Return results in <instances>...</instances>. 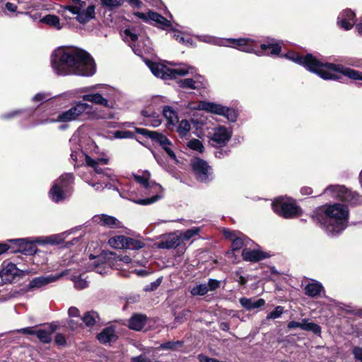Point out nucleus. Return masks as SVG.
Segmentation results:
<instances>
[{"mask_svg": "<svg viewBox=\"0 0 362 362\" xmlns=\"http://www.w3.org/2000/svg\"><path fill=\"white\" fill-rule=\"evenodd\" d=\"M283 313H284V308L282 306L279 305V306L276 307V308L274 311L270 312L267 315V319L274 320V319L279 318L281 316Z\"/></svg>", "mask_w": 362, "mask_h": 362, "instance_id": "3c124183", "label": "nucleus"}, {"mask_svg": "<svg viewBox=\"0 0 362 362\" xmlns=\"http://www.w3.org/2000/svg\"><path fill=\"white\" fill-rule=\"evenodd\" d=\"M17 332L19 333L24 334H35V331L33 329V327H30L18 329Z\"/></svg>", "mask_w": 362, "mask_h": 362, "instance_id": "69168bd1", "label": "nucleus"}, {"mask_svg": "<svg viewBox=\"0 0 362 362\" xmlns=\"http://www.w3.org/2000/svg\"><path fill=\"white\" fill-rule=\"evenodd\" d=\"M223 233L226 238H229L232 240L238 233L225 229Z\"/></svg>", "mask_w": 362, "mask_h": 362, "instance_id": "774afa93", "label": "nucleus"}, {"mask_svg": "<svg viewBox=\"0 0 362 362\" xmlns=\"http://www.w3.org/2000/svg\"><path fill=\"white\" fill-rule=\"evenodd\" d=\"M231 128L225 126L219 125L214 127L211 132H210V140L212 145L217 147H222L226 146L232 137Z\"/></svg>", "mask_w": 362, "mask_h": 362, "instance_id": "2eb2a0df", "label": "nucleus"}, {"mask_svg": "<svg viewBox=\"0 0 362 362\" xmlns=\"http://www.w3.org/2000/svg\"><path fill=\"white\" fill-rule=\"evenodd\" d=\"M18 274V269L16 267V264L11 262H4L2 264L0 276L4 283L12 282Z\"/></svg>", "mask_w": 362, "mask_h": 362, "instance_id": "b1692460", "label": "nucleus"}, {"mask_svg": "<svg viewBox=\"0 0 362 362\" xmlns=\"http://www.w3.org/2000/svg\"><path fill=\"white\" fill-rule=\"evenodd\" d=\"M71 146V158L75 163V165H80V163L84 159L86 160V156L81 148V146L78 144V138L77 136L74 135L69 140Z\"/></svg>", "mask_w": 362, "mask_h": 362, "instance_id": "4be33fe9", "label": "nucleus"}, {"mask_svg": "<svg viewBox=\"0 0 362 362\" xmlns=\"http://www.w3.org/2000/svg\"><path fill=\"white\" fill-rule=\"evenodd\" d=\"M160 283H161V279H158L155 281L151 283L149 285H147L144 289H145V291H153L158 288V286L160 284Z\"/></svg>", "mask_w": 362, "mask_h": 362, "instance_id": "680f3d73", "label": "nucleus"}, {"mask_svg": "<svg viewBox=\"0 0 362 362\" xmlns=\"http://www.w3.org/2000/svg\"><path fill=\"white\" fill-rule=\"evenodd\" d=\"M274 211L285 218H293L301 214L296 201L290 197H279L272 203Z\"/></svg>", "mask_w": 362, "mask_h": 362, "instance_id": "6e6552de", "label": "nucleus"}, {"mask_svg": "<svg viewBox=\"0 0 362 362\" xmlns=\"http://www.w3.org/2000/svg\"><path fill=\"white\" fill-rule=\"evenodd\" d=\"M7 241L8 243H14L16 244H18L20 246H22L25 244L30 243L33 242L29 238L9 239Z\"/></svg>", "mask_w": 362, "mask_h": 362, "instance_id": "bf43d9fd", "label": "nucleus"}, {"mask_svg": "<svg viewBox=\"0 0 362 362\" xmlns=\"http://www.w3.org/2000/svg\"><path fill=\"white\" fill-rule=\"evenodd\" d=\"M90 262L88 263V270H93L98 274L105 275L107 274L110 269L107 263L104 261L103 256L94 257L90 255Z\"/></svg>", "mask_w": 362, "mask_h": 362, "instance_id": "a211bd4d", "label": "nucleus"}, {"mask_svg": "<svg viewBox=\"0 0 362 362\" xmlns=\"http://www.w3.org/2000/svg\"><path fill=\"white\" fill-rule=\"evenodd\" d=\"M136 132L138 134L150 138L153 141L158 143L171 159L175 160L176 163L178 162L176 155L173 149V144L166 136L156 131H151L144 128H136Z\"/></svg>", "mask_w": 362, "mask_h": 362, "instance_id": "9b49d317", "label": "nucleus"}, {"mask_svg": "<svg viewBox=\"0 0 362 362\" xmlns=\"http://www.w3.org/2000/svg\"><path fill=\"white\" fill-rule=\"evenodd\" d=\"M55 343L57 345L63 346L66 344V339L63 334H57L55 337L54 339Z\"/></svg>", "mask_w": 362, "mask_h": 362, "instance_id": "0e129e2a", "label": "nucleus"}, {"mask_svg": "<svg viewBox=\"0 0 362 362\" xmlns=\"http://www.w3.org/2000/svg\"><path fill=\"white\" fill-rule=\"evenodd\" d=\"M97 338L100 342L107 344L115 341L117 339V336L112 327H107L98 334Z\"/></svg>", "mask_w": 362, "mask_h": 362, "instance_id": "c756f323", "label": "nucleus"}, {"mask_svg": "<svg viewBox=\"0 0 362 362\" xmlns=\"http://www.w3.org/2000/svg\"><path fill=\"white\" fill-rule=\"evenodd\" d=\"M352 354L356 362H362V346H354L352 349Z\"/></svg>", "mask_w": 362, "mask_h": 362, "instance_id": "5fc2aeb1", "label": "nucleus"}, {"mask_svg": "<svg viewBox=\"0 0 362 362\" xmlns=\"http://www.w3.org/2000/svg\"><path fill=\"white\" fill-rule=\"evenodd\" d=\"M92 106L83 102H76L74 106L66 111L58 115L57 118L46 119L40 124H47L53 122L66 123L77 120L83 113H89Z\"/></svg>", "mask_w": 362, "mask_h": 362, "instance_id": "39448f33", "label": "nucleus"}, {"mask_svg": "<svg viewBox=\"0 0 362 362\" xmlns=\"http://www.w3.org/2000/svg\"><path fill=\"white\" fill-rule=\"evenodd\" d=\"M244 260L248 262H257L267 258V254L259 250L244 249L242 252Z\"/></svg>", "mask_w": 362, "mask_h": 362, "instance_id": "a878e982", "label": "nucleus"}, {"mask_svg": "<svg viewBox=\"0 0 362 362\" xmlns=\"http://www.w3.org/2000/svg\"><path fill=\"white\" fill-rule=\"evenodd\" d=\"M124 40L127 42H136L138 36L131 29H125L123 32Z\"/></svg>", "mask_w": 362, "mask_h": 362, "instance_id": "de8ad7c7", "label": "nucleus"}, {"mask_svg": "<svg viewBox=\"0 0 362 362\" xmlns=\"http://www.w3.org/2000/svg\"><path fill=\"white\" fill-rule=\"evenodd\" d=\"M356 15L351 9L344 10L337 18V24L346 30H350L355 24Z\"/></svg>", "mask_w": 362, "mask_h": 362, "instance_id": "aec40b11", "label": "nucleus"}, {"mask_svg": "<svg viewBox=\"0 0 362 362\" xmlns=\"http://www.w3.org/2000/svg\"><path fill=\"white\" fill-rule=\"evenodd\" d=\"M142 115L146 117L145 120L146 125H149L153 127H157L161 124V119L159 115L156 113L148 115L146 111H143Z\"/></svg>", "mask_w": 362, "mask_h": 362, "instance_id": "c9c22d12", "label": "nucleus"}, {"mask_svg": "<svg viewBox=\"0 0 362 362\" xmlns=\"http://www.w3.org/2000/svg\"><path fill=\"white\" fill-rule=\"evenodd\" d=\"M196 179L202 182H209L214 178L211 167L204 160L194 159L191 163Z\"/></svg>", "mask_w": 362, "mask_h": 362, "instance_id": "4468645a", "label": "nucleus"}, {"mask_svg": "<svg viewBox=\"0 0 362 362\" xmlns=\"http://www.w3.org/2000/svg\"><path fill=\"white\" fill-rule=\"evenodd\" d=\"M146 64L155 76L165 80L175 78L177 76H185L193 69L192 67L187 65L175 69H170L162 64L153 62L150 60H146Z\"/></svg>", "mask_w": 362, "mask_h": 362, "instance_id": "0eeeda50", "label": "nucleus"}, {"mask_svg": "<svg viewBox=\"0 0 362 362\" xmlns=\"http://www.w3.org/2000/svg\"><path fill=\"white\" fill-rule=\"evenodd\" d=\"M187 147L192 151L202 153L204 151V146L201 141L197 139L189 140L186 144Z\"/></svg>", "mask_w": 362, "mask_h": 362, "instance_id": "37998d69", "label": "nucleus"}, {"mask_svg": "<svg viewBox=\"0 0 362 362\" xmlns=\"http://www.w3.org/2000/svg\"><path fill=\"white\" fill-rule=\"evenodd\" d=\"M40 22L52 26L58 30L63 28L59 17L54 15H47L40 19Z\"/></svg>", "mask_w": 362, "mask_h": 362, "instance_id": "2f4dec72", "label": "nucleus"}, {"mask_svg": "<svg viewBox=\"0 0 362 362\" xmlns=\"http://www.w3.org/2000/svg\"><path fill=\"white\" fill-rule=\"evenodd\" d=\"M54 329H49L48 330L45 329H38L35 331V335L39 339V340L44 343L48 344L52 341V334L54 332Z\"/></svg>", "mask_w": 362, "mask_h": 362, "instance_id": "72a5a7b5", "label": "nucleus"}, {"mask_svg": "<svg viewBox=\"0 0 362 362\" xmlns=\"http://www.w3.org/2000/svg\"><path fill=\"white\" fill-rule=\"evenodd\" d=\"M323 194L329 198L336 199L351 204L355 203L356 193L349 190L343 185H330L323 191Z\"/></svg>", "mask_w": 362, "mask_h": 362, "instance_id": "ddd939ff", "label": "nucleus"}, {"mask_svg": "<svg viewBox=\"0 0 362 362\" xmlns=\"http://www.w3.org/2000/svg\"><path fill=\"white\" fill-rule=\"evenodd\" d=\"M323 291V286L320 282L313 280L305 287V293L310 297H315Z\"/></svg>", "mask_w": 362, "mask_h": 362, "instance_id": "c85d7f7f", "label": "nucleus"}, {"mask_svg": "<svg viewBox=\"0 0 362 362\" xmlns=\"http://www.w3.org/2000/svg\"><path fill=\"white\" fill-rule=\"evenodd\" d=\"M74 176L71 173L61 175L54 183L49 191V197L54 202H59L70 194V185L73 183Z\"/></svg>", "mask_w": 362, "mask_h": 362, "instance_id": "9d476101", "label": "nucleus"}, {"mask_svg": "<svg viewBox=\"0 0 362 362\" xmlns=\"http://www.w3.org/2000/svg\"><path fill=\"white\" fill-rule=\"evenodd\" d=\"M74 287L78 289H83L88 286V282L81 276L74 277L73 279Z\"/></svg>", "mask_w": 362, "mask_h": 362, "instance_id": "864d4df0", "label": "nucleus"}, {"mask_svg": "<svg viewBox=\"0 0 362 362\" xmlns=\"http://www.w3.org/2000/svg\"><path fill=\"white\" fill-rule=\"evenodd\" d=\"M248 240V238H247L244 235L238 233L232 240L231 247L233 250H238L241 249L244 245H247V241Z\"/></svg>", "mask_w": 362, "mask_h": 362, "instance_id": "f704fd0d", "label": "nucleus"}, {"mask_svg": "<svg viewBox=\"0 0 362 362\" xmlns=\"http://www.w3.org/2000/svg\"><path fill=\"white\" fill-rule=\"evenodd\" d=\"M163 113L164 117L168 119L169 124L174 125L175 122H178L177 113L172 107L169 106L164 107Z\"/></svg>", "mask_w": 362, "mask_h": 362, "instance_id": "58836bf2", "label": "nucleus"}, {"mask_svg": "<svg viewBox=\"0 0 362 362\" xmlns=\"http://www.w3.org/2000/svg\"><path fill=\"white\" fill-rule=\"evenodd\" d=\"M209 291L208 286L206 284H201L195 285L190 290L192 296H204Z\"/></svg>", "mask_w": 362, "mask_h": 362, "instance_id": "c03bdc74", "label": "nucleus"}, {"mask_svg": "<svg viewBox=\"0 0 362 362\" xmlns=\"http://www.w3.org/2000/svg\"><path fill=\"white\" fill-rule=\"evenodd\" d=\"M206 285L208 286L209 291H215L220 287L221 281L210 279Z\"/></svg>", "mask_w": 362, "mask_h": 362, "instance_id": "13d9d810", "label": "nucleus"}, {"mask_svg": "<svg viewBox=\"0 0 362 362\" xmlns=\"http://www.w3.org/2000/svg\"><path fill=\"white\" fill-rule=\"evenodd\" d=\"M177 126L176 127V132H177L180 139H189V131L191 129V122L187 119H182L180 122H177Z\"/></svg>", "mask_w": 362, "mask_h": 362, "instance_id": "bb28decb", "label": "nucleus"}, {"mask_svg": "<svg viewBox=\"0 0 362 362\" xmlns=\"http://www.w3.org/2000/svg\"><path fill=\"white\" fill-rule=\"evenodd\" d=\"M317 216L318 223L329 236H336L347 227L349 210L341 204L323 206Z\"/></svg>", "mask_w": 362, "mask_h": 362, "instance_id": "20e7f679", "label": "nucleus"}, {"mask_svg": "<svg viewBox=\"0 0 362 362\" xmlns=\"http://www.w3.org/2000/svg\"><path fill=\"white\" fill-rule=\"evenodd\" d=\"M126 236L116 235L110 238L109 245L115 249H124Z\"/></svg>", "mask_w": 362, "mask_h": 362, "instance_id": "4c0bfd02", "label": "nucleus"}, {"mask_svg": "<svg viewBox=\"0 0 362 362\" xmlns=\"http://www.w3.org/2000/svg\"><path fill=\"white\" fill-rule=\"evenodd\" d=\"M134 15L137 18L143 20L144 21L148 23V12L145 13L142 12H135Z\"/></svg>", "mask_w": 362, "mask_h": 362, "instance_id": "338daca9", "label": "nucleus"}, {"mask_svg": "<svg viewBox=\"0 0 362 362\" xmlns=\"http://www.w3.org/2000/svg\"><path fill=\"white\" fill-rule=\"evenodd\" d=\"M148 23H151L160 28L167 30L170 28L171 23L158 13L148 11Z\"/></svg>", "mask_w": 362, "mask_h": 362, "instance_id": "393cba45", "label": "nucleus"}, {"mask_svg": "<svg viewBox=\"0 0 362 362\" xmlns=\"http://www.w3.org/2000/svg\"><path fill=\"white\" fill-rule=\"evenodd\" d=\"M25 110H16L11 111V112L3 114L1 115V118L4 119H12L21 114H22Z\"/></svg>", "mask_w": 362, "mask_h": 362, "instance_id": "6e6d98bb", "label": "nucleus"}, {"mask_svg": "<svg viewBox=\"0 0 362 362\" xmlns=\"http://www.w3.org/2000/svg\"><path fill=\"white\" fill-rule=\"evenodd\" d=\"M114 136L117 139H129L134 138L133 132L127 130H118L115 132Z\"/></svg>", "mask_w": 362, "mask_h": 362, "instance_id": "8fccbe9b", "label": "nucleus"}, {"mask_svg": "<svg viewBox=\"0 0 362 362\" xmlns=\"http://www.w3.org/2000/svg\"><path fill=\"white\" fill-rule=\"evenodd\" d=\"M160 197H161L160 196H159L158 194H156L154 196H152L150 198L138 199V200H135L134 202L135 203H136V204H139L147 205V204H150L156 202V201L160 199Z\"/></svg>", "mask_w": 362, "mask_h": 362, "instance_id": "603ef678", "label": "nucleus"}, {"mask_svg": "<svg viewBox=\"0 0 362 362\" xmlns=\"http://www.w3.org/2000/svg\"><path fill=\"white\" fill-rule=\"evenodd\" d=\"M302 329L305 331H311L315 334H320L321 333V327L313 322H308L307 320H303V326Z\"/></svg>", "mask_w": 362, "mask_h": 362, "instance_id": "a18cd8bd", "label": "nucleus"}, {"mask_svg": "<svg viewBox=\"0 0 362 362\" xmlns=\"http://www.w3.org/2000/svg\"><path fill=\"white\" fill-rule=\"evenodd\" d=\"M240 305L247 310H252L253 309L262 307L265 304V300L259 298L257 300H253L252 298H241L239 300Z\"/></svg>", "mask_w": 362, "mask_h": 362, "instance_id": "cd10ccee", "label": "nucleus"}, {"mask_svg": "<svg viewBox=\"0 0 362 362\" xmlns=\"http://www.w3.org/2000/svg\"><path fill=\"white\" fill-rule=\"evenodd\" d=\"M199 232L200 228L193 227L185 230V232H178V234L180 235L181 242L183 244L185 241L190 240L194 236L198 235Z\"/></svg>", "mask_w": 362, "mask_h": 362, "instance_id": "a19ab883", "label": "nucleus"}, {"mask_svg": "<svg viewBox=\"0 0 362 362\" xmlns=\"http://www.w3.org/2000/svg\"><path fill=\"white\" fill-rule=\"evenodd\" d=\"M144 246V243L136 239L126 237L124 249L128 250H139Z\"/></svg>", "mask_w": 362, "mask_h": 362, "instance_id": "79ce46f5", "label": "nucleus"}, {"mask_svg": "<svg viewBox=\"0 0 362 362\" xmlns=\"http://www.w3.org/2000/svg\"><path fill=\"white\" fill-rule=\"evenodd\" d=\"M110 182H105V181L103 180V182H88V185H90L91 187H93L95 190L97 191H100V190H103L104 188H107V189H113V190H118L117 186L115 185V183L116 182H119L118 180L117 179V181H111L110 180Z\"/></svg>", "mask_w": 362, "mask_h": 362, "instance_id": "473e14b6", "label": "nucleus"}, {"mask_svg": "<svg viewBox=\"0 0 362 362\" xmlns=\"http://www.w3.org/2000/svg\"><path fill=\"white\" fill-rule=\"evenodd\" d=\"M108 162V157H103L94 160L90 156H86V163L87 165L92 167L97 173L103 175V178H107L112 182L117 181V176L110 169H103L99 167L100 164L107 165Z\"/></svg>", "mask_w": 362, "mask_h": 362, "instance_id": "dca6fc26", "label": "nucleus"}, {"mask_svg": "<svg viewBox=\"0 0 362 362\" xmlns=\"http://www.w3.org/2000/svg\"><path fill=\"white\" fill-rule=\"evenodd\" d=\"M68 274V271H64L59 274L56 275H49V276H42L39 277H36L33 279L29 283L30 288H41L48 284L57 281L59 278L66 275Z\"/></svg>", "mask_w": 362, "mask_h": 362, "instance_id": "f3484780", "label": "nucleus"}, {"mask_svg": "<svg viewBox=\"0 0 362 362\" xmlns=\"http://www.w3.org/2000/svg\"><path fill=\"white\" fill-rule=\"evenodd\" d=\"M74 6H69L67 9L74 14H76V20L81 23H86L95 18V7L94 5H89L86 9L82 10L86 3L81 0H71Z\"/></svg>", "mask_w": 362, "mask_h": 362, "instance_id": "f8f14e48", "label": "nucleus"}, {"mask_svg": "<svg viewBox=\"0 0 362 362\" xmlns=\"http://www.w3.org/2000/svg\"><path fill=\"white\" fill-rule=\"evenodd\" d=\"M51 66L57 75L93 76L95 63L90 55L78 47H59L51 55Z\"/></svg>", "mask_w": 362, "mask_h": 362, "instance_id": "f257e3e1", "label": "nucleus"}, {"mask_svg": "<svg viewBox=\"0 0 362 362\" xmlns=\"http://www.w3.org/2000/svg\"><path fill=\"white\" fill-rule=\"evenodd\" d=\"M66 235L67 233L66 232L49 236L48 238V242L51 244H59L64 240Z\"/></svg>", "mask_w": 362, "mask_h": 362, "instance_id": "09e8293b", "label": "nucleus"}, {"mask_svg": "<svg viewBox=\"0 0 362 362\" xmlns=\"http://www.w3.org/2000/svg\"><path fill=\"white\" fill-rule=\"evenodd\" d=\"M94 223L109 228H122L121 222L112 216L107 214H98L93 217Z\"/></svg>", "mask_w": 362, "mask_h": 362, "instance_id": "6ab92c4d", "label": "nucleus"}, {"mask_svg": "<svg viewBox=\"0 0 362 362\" xmlns=\"http://www.w3.org/2000/svg\"><path fill=\"white\" fill-rule=\"evenodd\" d=\"M52 98L51 94L45 92H40L35 94L32 98V101L33 103H44L48 101Z\"/></svg>", "mask_w": 362, "mask_h": 362, "instance_id": "49530a36", "label": "nucleus"}, {"mask_svg": "<svg viewBox=\"0 0 362 362\" xmlns=\"http://www.w3.org/2000/svg\"><path fill=\"white\" fill-rule=\"evenodd\" d=\"M182 244L181 237L177 231L164 237L163 240L158 243V247L161 249H173L176 248Z\"/></svg>", "mask_w": 362, "mask_h": 362, "instance_id": "5701e85b", "label": "nucleus"}, {"mask_svg": "<svg viewBox=\"0 0 362 362\" xmlns=\"http://www.w3.org/2000/svg\"><path fill=\"white\" fill-rule=\"evenodd\" d=\"M178 83L179 86L183 88L199 89L202 86L200 82L197 81L192 78H185L180 80Z\"/></svg>", "mask_w": 362, "mask_h": 362, "instance_id": "ea45409f", "label": "nucleus"}, {"mask_svg": "<svg viewBox=\"0 0 362 362\" xmlns=\"http://www.w3.org/2000/svg\"><path fill=\"white\" fill-rule=\"evenodd\" d=\"M179 341H168L160 344V349H174L176 345L179 344Z\"/></svg>", "mask_w": 362, "mask_h": 362, "instance_id": "052dcab7", "label": "nucleus"}, {"mask_svg": "<svg viewBox=\"0 0 362 362\" xmlns=\"http://www.w3.org/2000/svg\"><path fill=\"white\" fill-rule=\"evenodd\" d=\"M173 37L175 39L179 42H185V37H184L180 32L173 30Z\"/></svg>", "mask_w": 362, "mask_h": 362, "instance_id": "e2e57ef3", "label": "nucleus"}, {"mask_svg": "<svg viewBox=\"0 0 362 362\" xmlns=\"http://www.w3.org/2000/svg\"><path fill=\"white\" fill-rule=\"evenodd\" d=\"M196 38L203 42L218 46L231 47L242 52L254 53L257 56L277 55L281 52V46L274 40L267 44H262L260 49H255L256 41L252 38L219 39L211 35H197Z\"/></svg>", "mask_w": 362, "mask_h": 362, "instance_id": "7ed1b4c3", "label": "nucleus"}, {"mask_svg": "<svg viewBox=\"0 0 362 362\" xmlns=\"http://www.w3.org/2000/svg\"><path fill=\"white\" fill-rule=\"evenodd\" d=\"M190 110H205L206 112L224 116L228 121L234 122L237 119V112L233 108H229L220 104L206 101L190 103L187 105Z\"/></svg>", "mask_w": 362, "mask_h": 362, "instance_id": "423d86ee", "label": "nucleus"}, {"mask_svg": "<svg viewBox=\"0 0 362 362\" xmlns=\"http://www.w3.org/2000/svg\"><path fill=\"white\" fill-rule=\"evenodd\" d=\"M285 57L302 65L308 71L317 74L325 80H339L341 78L339 74H341L351 79L362 81L361 72L341 65L324 63L311 54L302 56L294 52H288L285 54Z\"/></svg>", "mask_w": 362, "mask_h": 362, "instance_id": "f03ea898", "label": "nucleus"}, {"mask_svg": "<svg viewBox=\"0 0 362 362\" xmlns=\"http://www.w3.org/2000/svg\"><path fill=\"white\" fill-rule=\"evenodd\" d=\"M99 320L98 314L94 311L87 312L82 317L83 322L88 327H92L97 323Z\"/></svg>", "mask_w": 362, "mask_h": 362, "instance_id": "e433bc0d", "label": "nucleus"}, {"mask_svg": "<svg viewBox=\"0 0 362 362\" xmlns=\"http://www.w3.org/2000/svg\"><path fill=\"white\" fill-rule=\"evenodd\" d=\"M150 176L151 175L148 171L143 172L141 175H134V179L136 181V182L141 185L146 190H149L152 192H158L161 189V186L155 182H150Z\"/></svg>", "mask_w": 362, "mask_h": 362, "instance_id": "412c9836", "label": "nucleus"}, {"mask_svg": "<svg viewBox=\"0 0 362 362\" xmlns=\"http://www.w3.org/2000/svg\"><path fill=\"white\" fill-rule=\"evenodd\" d=\"M146 317L144 315L136 314L129 320V327L130 329L139 331L146 324Z\"/></svg>", "mask_w": 362, "mask_h": 362, "instance_id": "7c9ffc66", "label": "nucleus"}, {"mask_svg": "<svg viewBox=\"0 0 362 362\" xmlns=\"http://www.w3.org/2000/svg\"><path fill=\"white\" fill-rule=\"evenodd\" d=\"M116 91L110 87L103 86L98 93H87L82 96L84 101L112 109L115 107Z\"/></svg>", "mask_w": 362, "mask_h": 362, "instance_id": "1a4fd4ad", "label": "nucleus"}, {"mask_svg": "<svg viewBox=\"0 0 362 362\" xmlns=\"http://www.w3.org/2000/svg\"><path fill=\"white\" fill-rule=\"evenodd\" d=\"M103 6L114 8L121 5V0H100Z\"/></svg>", "mask_w": 362, "mask_h": 362, "instance_id": "4d7b16f0", "label": "nucleus"}]
</instances>
